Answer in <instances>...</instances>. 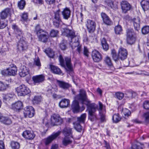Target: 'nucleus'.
Wrapping results in <instances>:
<instances>
[{"mask_svg":"<svg viewBox=\"0 0 149 149\" xmlns=\"http://www.w3.org/2000/svg\"><path fill=\"white\" fill-rule=\"evenodd\" d=\"M78 100L81 102L83 104H85L87 106V109L89 113V119L92 121L96 120L97 118L96 114L95 112L97 110L99 111L101 116V119L102 121L105 120V116L104 113L105 112L103 109V105L100 102H99V108L98 109V106L95 103H91L87 98L86 92L84 90H81L79 95H77L72 105V108L74 113H77L80 111Z\"/></svg>","mask_w":149,"mask_h":149,"instance_id":"f257e3e1","label":"nucleus"},{"mask_svg":"<svg viewBox=\"0 0 149 149\" xmlns=\"http://www.w3.org/2000/svg\"><path fill=\"white\" fill-rule=\"evenodd\" d=\"M61 31L63 35L70 37L71 38V41L70 42V45L72 49H74L77 47V50L80 53L81 51V48L79 45V36H75L74 31L72 30L62 28Z\"/></svg>","mask_w":149,"mask_h":149,"instance_id":"f03ea898","label":"nucleus"},{"mask_svg":"<svg viewBox=\"0 0 149 149\" xmlns=\"http://www.w3.org/2000/svg\"><path fill=\"white\" fill-rule=\"evenodd\" d=\"M127 50L122 47L119 49L118 55L114 49H112L111 50L112 57L115 61H117L119 59L122 60L125 59L127 57Z\"/></svg>","mask_w":149,"mask_h":149,"instance_id":"7ed1b4c3","label":"nucleus"},{"mask_svg":"<svg viewBox=\"0 0 149 149\" xmlns=\"http://www.w3.org/2000/svg\"><path fill=\"white\" fill-rule=\"evenodd\" d=\"M39 26H37L36 28V34L39 40L43 42H45L48 38L47 33L45 31L42 29H40Z\"/></svg>","mask_w":149,"mask_h":149,"instance_id":"20e7f679","label":"nucleus"},{"mask_svg":"<svg viewBox=\"0 0 149 149\" xmlns=\"http://www.w3.org/2000/svg\"><path fill=\"white\" fill-rule=\"evenodd\" d=\"M18 95L19 96H25L30 92L28 88L24 85H22L17 87L16 89Z\"/></svg>","mask_w":149,"mask_h":149,"instance_id":"39448f33","label":"nucleus"},{"mask_svg":"<svg viewBox=\"0 0 149 149\" xmlns=\"http://www.w3.org/2000/svg\"><path fill=\"white\" fill-rule=\"evenodd\" d=\"M86 116V113L82 114L80 117L77 118V122L74 123L75 129L78 132H81L82 130V127L79 123H84Z\"/></svg>","mask_w":149,"mask_h":149,"instance_id":"423d86ee","label":"nucleus"},{"mask_svg":"<svg viewBox=\"0 0 149 149\" xmlns=\"http://www.w3.org/2000/svg\"><path fill=\"white\" fill-rule=\"evenodd\" d=\"M24 115L25 117L32 118L35 114L34 108L31 106H27L24 108Z\"/></svg>","mask_w":149,"mask_h":149,"instance_id":"0eeeda50","label":"nucleus"},{"mask_svg":"<svg viewBox=\"0 0 149 149\" xmlns=\"http://www.w3.org/2000/svg\"><path fill=\"white\" fill-rule=\"evenodd\" d=\"M134 33L132 29H128L127 31V43L130 44H133L135 41V38L134 36Z\"/></svg>","mask_w":149,"mask_h":149,"instance_id":"6e6552de","label":"nucleus"},{"mask_svg":"<svg viewBox=\"0 0 149 149\" xmlns=\"http://www.w3.org/2000/svg\"><path fill=\"white\" fill-rule=\"evenodd\" d=\"M13 13V10L12 8H6L3 10L0 14V19H6L8 17H10Z\"/></svg>","mask_w":149,"mask_h":149,"instance_id":"1a4fd4ad","label":"nucleus"},{"mask_svg":"<svg viewBox=\"0 0 149 149\" xmlns=\"http://www.w3.org/2000/svg\"><path fill=\"white\" fill-rule=\"evenodd\" d=\"M51 121L54 125H59L62 124L63 119L58 114H54L51 117Z\"/></svg>","mask_w":149,"mask_h":149,"instance_id":"9d476101","label":"nucleus"},{"mask_svg":"<svg viewBox=\"0 0 149 149\" xmlns=\"http://www.w3.org/2000/svg\"><path fill=\"white\" fill-rule=\"evenodd\" d=\"M86 25L89 32H93L95 29L96 24L94 21L87 19Z\"/></svg>","mask_w":149,"mask_h":149,"instance_id":"9b49d317","label":"nucleus"},{"mask_svg":"<svg viewBox=\"0 0 149 149\" xmlns=\"http://www.w3.org/2000/svg\"><path fill=\"white\" fill-rule=\"evenodd\" d=\"M27 47V45L24 38H21L19 41L17 45V48L20 51H23L26 50Z\"/></svg>","mask_w":149,"mask_h":149,"instance_id":"f8f14e48","label":"nucleus"},{"mask_svg":"<svg viewBox=\"0 0 149 149\" xmlns=\"http://www.w3.org/2000/svg\"><path fill=\"white\" fill-rule=\"evenodd\" d=\"M19 74L22 77H24L29 74V68L24 65L21 66L19 69Z\"/></svg>","mask_w":149,"mask_h":149,"instance_id":"ddd939ff","label":"nucleus"},{"mask_svg":"<svg viewBox=\"0 0 149 149\" xmlns=\"http://www.w3.org/2000/svg\"><path fill=\"white\" fill-rule=\"evenodd\" d=\"M61 133V132L58 131L56 133H53L50 136L45 139V143L46 145L50 143L54 139H55Z\"/></svg>","mask_w":149,"mask_h":149,"instance_id":"4468645a","label":"nucleus"},{"mask_svg":"<svg viewBox=\"0 0 149 149\" xmlns=\"http://www.w3.org/2000/svg\"><path fill=\"white\" fill-rule=\"evenodd\" d=\"M60 12L59 10H58L54 13L55 16L53 19V22L54 25L56 27H58L61 22L59 15Z\"/></svg>","mask_w":149,"mask_h":149,"instance_id":"2eb2a0df","label":"nucleus"},{"mask_svg":"<svg viewBox=\"0 0 149 149\" xmlns=\"http://www.w3.org/2000/svg\"><path fill=\"white\" fill-rule=\"evenodd\" d=\"M121 8L123 12L126 13L131 8V6L127 1H123L120 3Z\"/></svg>","mask_w":149,"mask_h":149,"instance_id":"dca6fc26","label":"nucleus"},{"mask_svg":"<svg viewBox=\"0 0 149 149\" xmlns=\"http://www.w3.org/2000/svg\"><path fill=\"white\" fill-rule=\"evenodd\" d=\"M105 3L106 4H107L114 10H116L118 8V3L116 1H113L112 0H106Z\"/></svg>","mask_w":149,"mask_h":149,"instance_id":"f3484780","label":"nucleus"},{"mask_svg":"<svg viewBox=\"0 0 149 149\" xmlns=\"http://www.w3.org/2000/svg\"><path fill=\"white\" fill-rule=\"evenodd\" d=\"M22 136L26 139L32 140L34 138L35 135L33 131L26 130L23 133Z\"/></svg>","mask_w":149,"mask_h":149,"instance_id":"a211bd4d","label":"nucleus"},{"mask_svg":"<svg viewBox=\"0 0 149 149\" xmlns=\"http://www.w3.org/2000/svg\"><path fill=\"white\" fill-rule=\"evenodd\" d=\"M12 28L14 30V32L16 34L17 38L18 39H20L23 37V34L22 31L18 28L15 24L12 26Z\"/></svg>","mask_w":149,"mask_h":149,"instance_id":"6ab92c4d","label":"nucleus"},{"mask_svg":"<svg viewBox=\"0 0 149 149\" xmlns=\"http://www.w3.org/2000/svg\"><path fill=\"white\" fill-rule=\"evenodd\" d=\"M92 56L93 60L95 62H98L102 59L101 54L98 51L95 50L92 52Z\"/></svg>","mask_w":149,"mask_h":149,"instance_id":"aec40b11","label":"nucleus"},{"mask_svg":"<svg viewBox=\"0 0 149 149\" xmlns=\"http://www.w3.org/2000/svg\"><path fill=\"white\" fill-rule=\"evenodd\" d=\"M101 16L104 23L107 25H110L112 24V21L109 17L105 13H102Z\"/></svg>","mask_w":149,"mask_h":149,"instance_id":"412c9836","label":"nucleus"},{"mask_svg":"<svg viewBox=\"0 0 149 149\" xmlns=\"http://www.w3.org/2000/svg\"><path fill=\"white\" fill-rule=\"evenodd\" d=\"M62 133L65 137L73 138L72 128L69 127H65L63 130Z\"/></svg>","mask_w":149,"mask_h":149,"instance_id":"4be33fe9","label":"nucleus"},{"mask_svg":"<svg viewBox=\"0 0 149 149\" xmlns=\"http://www.w3.org/2000/svg\"><path fill=\"white\" fill-rule=\"evenodd\" d=\"M45 79L44 76L42 74L33 76L32 79L35 84L39 83L43 81Z\"/></svg>","mask_w":149,"mask_h":149,"instance_id":"5701e85b","label":"nucleus"},{"mask_svg":"<svg viewBox=\"0 0 149 149\" xmlns=\"http://www.w3.org/2000/svg\"><path fill=\"white\" fill-rule=\"evenodd\" d=\"M15 95L14 93H9L6 94H3V97L4 102L12 100L15 97Z\"/></svg>","mask_w":149,"mask_h":149,"instance_id":"b1692460","label":"nucleus"},{"mask_svg":"<svg viewBox=\"0 0 149 149\" xmlns=\"http://www.w3.org/2000/svg\"><path fill=\"white\" fill-rule=\"evenodd\" d=\"M12 108L15 111H18L23 107V104L22 102L20 101H18L17 102L13 103L12 105Z\"/></svg>","mask_w":149,"mask_h":149,"instance_id":"393cba45","label":"nucleus"},{"mask_svg":"<svg viewBox=\"0 0 149 149\" xmlns=\"http://www.w3.org/2000/svg\"><path fill=\"white\" fill-rule=\"evenodd\" d=\"M62 14L64 19H68L70 17V10L68 8H64L62 12Z\"/></svg>","mask_w":149,"mask_h":149,"instance_id":"a878e982","label":"nucleus"},{"mask_svg":"<svg viewBox=\"0 0 149 149\" xmlns=\"http://www.w3.org/2000/svg\"><path fill=\"white\" fill-rule=\"evenodd\" d=\"M137 94L136 92L132 91H128L126 92L125 94V98L126 99L130 100L136 96Z\"/></svg>","mask_w":149,"mask_h":149,"instance_id":"bb28decb","label":"nucleus"},{"mask_svg":"<svg viewBox=\"0 0 149 149\" xmlns=\"http://www.w3.org/2000/svg\"><path fill=\"white\" fill-rule=\"evenodd\" d=\"M121 113L123 118L126 119H128L131 115L130 111L126 108L122 109Z\"/></svg>","mask_w":149,"mask_h":149,"instance_id":"cd10ccee","label":"nucleus"},{"mask_svg":"<svg viewBox=\"0 0 149 149\" xmlns=\"http://www.w3.org/2000/svg\"><path fill=\"white\" fill-rule=\"evenodd\" d=\"M57 82L59 87L64 89H67L70 86L68 83L63 81L57 80Z\"/></svg>","mask_w":149,"mask_h":149,"instance_id":"c85d7f7f","label":"nucleus"},{"mask_svg":"<svg viewBox=\"0 0 149 149\" xmlns=\"http://www.w3.org/2000/svg\"><path fill=\"white\" fill-rule=\"evenodd\" d=\"M17 69L15 65L13 67L8 68V75L10 76H15L17 73Z\"/></svg>","mask_w":149,"mask_h":149,"instance_id":"c756f323","label":"nucleus"},{"mask_svg":"<svg viewBox=\"0 0 149 149\" xmlns=\"http://www.w3.org/2000/svg\"><path fill=\"white\" fill-rule=\"evenodd\" d=\"M141 4L144 11L149 9V1L148 0H142Z\"/></svg>","mask_w":149,"mask_h":149,"instance_id":"7c9ffc66","label":"nucleus"},{"mask_svg":"<svg viewBox=\"0 0 149 149\" xmlns=\"http://www.w3.org/2000/svg\"><path fill=\"white\" fill-rule=\"evenodd\" d=\"M70 104L69 100L64 99L62 100L59 103V105L61 108H66Z\"/></svg>","mask_w":149,"mask_h":149,"instance_id":"2f4dec72","label":"nucleus"},{"mask_svg":"<svg viewBox=\"0 0 149 149\" xmlns=\"http://www.w3.org/2000/svg\"><path fill=\"white\" fill-rule=\"evenodd\" d=\"M65 60L66 63V65L68 68V70L70 71L72 70V64L71 63L70 58L66 57L65 58Z\"/></svg>","mask_w":149,"mask_h":149,"instance_id":"473e14b6","label":"nucleus"},{"mask_svg":"<svg viewBox=\"0 0 149 149\" xmlns=\"http://www.w3.org/2000/svg\"><path fill=\"white\" fill-rule=\"evenodd\" d=\"M134 26L135 29L138 31L140 29V20L139 19H133Z\"/></svg>","mask_w":149,"mask_h":149,"instance_id":"72a5a7b5","label":"nucleus"},{"mask_svg":"<svg viewBox=\"0 0 149 149\" xmlns=\"http://www.w3.org/2000/svg\"><path fill=\"white\" fill-rule=\"evenodd\" d=\"M71 138H72L71 137H65L63 140L62 143L65 146H66L68 144L71 143L72 141L71 140Z\"/></svg>","mask_w":149,"mask_h":149,"instance_id":"f704fd0d","label":"nucleus"},{"mask_svg":"<svg viewBox=\"0 0 149 149\" xmlns=\"http://www.w3.org/2000/svg\"><path fill=\"white\" fill-rule=\"evenodd\" d=\"M50 68L53 72L56 74H60L61 72V70L58 68L53 65H50Z\"/></svg>","mask_w":149,"mask_h":149,"instance_id":"c9c22d12","label":"nucleus"},{"mask_svg":"<svg viewBox=\"0 0 149 149\" xmlns=\"http://www.w3.org/2000/svg\"><path fill=\"white\" fill-rule=\"evenodd\" d=\"M33 65L37 66L39 69L40 68L41 63L40 59L38 57H36L34 59Z\"/></svg>","mask_w":149,"mask_h":149,"instance_id":"e433bc0d","label":"nucleus"},{"mask_svg":"<svg viewBox=\"0 0 149 149\" xmlns=\"http://www.w3.org/2000/svg\"><path fill=\"white\" fill-rule=\"evenodd\" d=\"M45 52L49 57L53 58L54 55V52L50 48L46 49Z\"/></svg>","mask_w":149,"mask_h":149,"instance_id":"4c0bfd02","label":"nucleus"},{"mask_svg":"<svg viewBox=\"0 0 149 149\" xmlns=\"http://www.w3.org/2000/svg\"><path fill=\"white\" fill-rule=\"evenodd\" d=\"M104 62L109 67H111L113 66V64L111 58L108 56H107L105 58Z\"/></svg>","mask_w":149,"mask_h":149,"instance_id":"58836bf2","label":"nucleus"},{"mask_svg":"<svg viewBox=\"0 0 149 149\" xmlns=\"http://www.w3.org/2000/svg\"><path fill=\"white\" fill-rule=\"evenodd\" d=\"M10 146L12 149H19L20 148L19 143L15 141H12L10 143Z\"/></svg>","mask_w":149,"mask_h":149,"instance_id":"ea45409f","label":"nucleus"},{"mask_svg":"<svg viewBox=\"0 0 149 149\" xmlns=\"http://www.w3.org/2000/svg\"><path fill=\"white\" fill-rule=\"evenodd\" d=\"M121 119V117L118 113L113 115L112 117V120L113 122L116 123L119 122Z\"/></svg>","mask_w":149,"mask_h":149,"instance_id":"a19ab883","label":"nucleus"},{"mask_svg":"<svg viewBox=\"0 0 149 149\" xmlns=\"http://www.w3.org/2000/svg\"><path fill=\"white\" fill-rule=\"evenodd\" d=\"M1 122L6 125H9L11 123V121L10 119L3 116L1 118Z\"/></svg>","mask_w":149,"mask_h":149,"instance_id":"79ce46f5","label":"nucleus"},{"mask_svg":"<svg viewBox=\"0 0 149 149\" xmlns=\"http://www.w3.org/2000/svg\"><path fill=\"white\" fill-rule=\"evenodd\" d=\"M102 47L105 50L107 51L109 49V46L107 43L106 40L104 38H103L101 40Z\"/></svg>","mask_w":149,"mask_h":149,"instance_id":"37998d69","label":"nucleus"},{"mask_svg":"<svg viewBox=\"0 0 149 149\" xmlns=\"http://www.w3.org/2000/svg\"><path fill=\"white\" fill-rule=\"evenodd\" d=\"M7 24V21L6 19H0V29L5 28Z\"/></svg>","mask_w":149,"mask_h":149,"instance_id":"c03bdc74","label":"nucleus"},{"mask_svg":"<svg viewBox=\"0 0 149 149\" xmlns=\"http://www.w3.org/2000/svg\"><path fill=\"white\" fill-rule=\"evenodd\" d=\"M26 4V2L24 0H21L18 2V6L19 9H23Z\"/></svg>","mask_w":149,"mask_h":149,"instance_id":"a18cd8bd","label":"nucleus"},{"mask_svg":"<svg viewBox=\"0 0 149 149\" xmlns=\"http://www.w3.org/2000/svg\"><path fill=\"white\" fill-rule=\"evenodd\" d=\"M115 31L116 34H121L122 31V29L121 26L119 25L116 26L115 28Z\"/></svg>","mask_w":149,"mask_h":149,"instance_id":"49530a36","label":"nucleus"},{"mask_svg":"<svg viewBox=\"0 0 149 149\" xmlns=\"http://www.w3.org/2000/svg\"><path fill=\"white\" fill-rule=\"evenodd\" d=\"M8 86V85L5 84L3 82L0 81V91H3L6 90Z\"/></svg>","mask_w":149,"mask_h":149,"instance_id":"de8ad7c7","label":"nucleus"},{"mask_svg":"<svg viewBox=\"0 0 149 149\" xmlns=\"http://www.w3.org/2000/svg\"><path fill=\"white\" fill-rule=\"evenodd\" d=\"M116 97L119 100H122L124 96V94L120 92H116L115 94Z\"/></svg>","mask_w":149,"mask_h":149,"instance_id":"09e8293b","label":"nucleus"},{"mask_svg":"<svg viewBox=\"0 0 149 149\" xmlns=\"http://www.w3.org/2000/svg\"><path fill=\"white\" fill-rule=\"evenodd\" d=\"M41 100V97L40 96H36L33 99V102L34 104H38L40 102Z\"/></svg>","mask_w":149,"mask_h":149,"instance_id":"8fccbe9b","label":"nucleus"},{"mask_svg":"<svg viewBox=\"0 0 149 149\" xmlns=\"http://www.w3.org/2000/svg\"><path fill=\"white\" fill-rule=\"evenodd\" d=\"M142 33L143 34H146L149 33V26H144L141 29Z\"/></svg>","mask_w":149,"mask_h":149,"instance_id":"3c124183","label":"nucleus"},{"mask_svg":"<svg viewBox=\"0 0 149 149\" xmlns=\"http://www.w3.org/2000/svg\"><path fill=\"white\" fill-rule=\"evenodd\" d=\"M66 42L65 40H63L60 45L59 47L62 50H65L66 48Z\"/></svg>","mask_w":149,"mask_h":149,"instance_id":"603ef678","label":"nucleus"},{"mask_svg":"<svg viewBox=\"0 0 149 149\" xmlns=\"http://www.w3.org/2000/svg\"><path fill=\"white\" fill-rule=\"evenodd\" d=\"M58 33V31L57 30L52 29L50 32V35L52 37H55L57 36Z\"/></svg>","mask_w":149,"mask_h":149,"instance_id":"864d4df0","label":"nucleus"},{"mask_svg":"<svg viewBox=\"0 0 149 149\" xmlns=\"http://www.w3.org/2000/svg\"><path fill=\"white\" fill-rule=\"evenodd\" d=\"M143 106L145 109H149V101L146 100L144 101L143 103Z\"/></svg>","mask_w":149,"mask_h":149,"instance_id":"5fc2aeb1","label":"nucleus"},{"mask_svg":"<svg viewBox=\"0 0 149 149\" xmlns=\"http://www.w3.org/2000/svg\"><path fill=\"white\" fill-rule=\"evenodd\" d=\"M59 59L61 65L62 66H65L64 61L61 55H60L59 56Z\"/></svg>","mask_w":149,"mask_h":149,"instance_id":"6e6d98bb","label":"nucleus"},{"mask_svg":"<svg viewBox=\"0 0 149 149\" xmlns=\"http://www.w3.org/2000/svg\"><path fill=\"white\" fill-rule=\"evenodd\" d=\"M1 73L4 76H7L8 75V68L3 70L1 71Z\"/></svg>","mask_w":149,"mask_h":149,"instance_id":"4d7b16f0","label":"nucleus"},{"mask_svg":"<svg viewBox=\"0 0 149 149\" xmlns=\"http://www.w3.org/2000/svg\"><path fill=\"white\" fill-rule=\"evenodd\" d=\"M22 20L23 21H25L28 18V14L27 13H24L21 16Z\"/></svg>","mask_w":149,"mask_h":149,"instance_id":"13d9d810","label":"nucleus"},{"mask_svg":"<svg viewBox=\"0 0 149 149\" xmlns=\"http://www.w3.org/2000/svg\"><path fill=\"white\" fill-rule=\"evenodd\" d=\"M144 116L145 118L146 121L147 122H149V112L145 113Z\"/></svg>","mask_w":149,"mask_h":149,"instance_id":"bf43d9fd","label":"nucleus"},{"mask_svg":"<svg viewBox=\"0 0 149 149\" xmlns=\"http://www.w3.org/2000/svg\"><path fill=\"white\" fill-rule=\"evenodd\" d=\"M84 54L85 55L88 56V52L87 48L85 47H84Z\"/></svg>","mask_w":149,"mask_h":149,"instance_id":"052dcab7","label":"nucleus"},{"mask_svg":"<svg viewBox=\"0 0 149 149\" xmlns=\"http://www.w3.org/2000/svg\"><path fill=\"white\" fill-rule=\"evenodd\" d=\"M129 108L131 109L132 111H134L136 109V106L135 104H132L130 106Z\"/></svg>","mask_w":149,"mask_h":149,"instance_id":"680f3d73","label":"nucleus"},{"mask_svg":"<svg viewBox=\"0 0 149 149\" xmlns=\"http://www.w3.org/2000/svg\"><path fill=\"white\" fill-rule=\"evenodd\" d=\"M4 145L2 141L0 140V149H4Z\"/></svg>","mask_w":149,"mask_h":149,"instance_id":"e2e57ef3","label":"nucleus"},{"mask_svg":"<svg viewBox=\"0 0 149 149\" xmlns=\"http://www.w3.org/2000/svg\"><path fill=\"white\" fill-rule=\"evenodd\" d=\"M139 146L137 144H134L132 146V149H139Z\"/></svg>","mask_w":149,"mask_h":149,"instance_id":"0e129e2a","label":"nucleus"},{"mask_svg":"<svg viewBox=\"0 0 149 149\" xmlns=\"http://www.w3.org/2000/svg\"><path fill=\"white\" fill-rule=\"evenodd\" d=\"M47 3L49 4H52L55 2V0H45Z\"/></svg>","mask_w":149,"mask_h":149,"instance_id":"69168bd1","label":"nucleus"},{"mask_svg":"<svg viewBox=\"0 0 149 149\" xmlns=\"http://www.w3.org/2000/svg\"><path fill=\"white\" fill-rule=\"evenodd\" d=\"M132 122L136 123H140L139 120L138 118H135L132 120Z\"/></svg>","mask_w":149,"mask_h":149,"instance_id":"338daca9","label":"nucleus"},{"mask_svg":"<svg viewBox=\"0 0 149 149\" xmlns=\"http://www.w3.org/2000/svg\"><path fill=\"white\" fill-rule=\"evenodd\" d=\"M58 146L57 144H54L52 145L51 149H58Z\"/></svg>","mask_w":149,"mask_h":149,"instance_id":"774afa93","label":"nucleus"}]
</instances>
